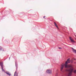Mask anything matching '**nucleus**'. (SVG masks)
Listing matches in <instances>:
<instances>
[{"label":"nucleus","instance_id":"nucleus-13","mask_svg":"<svg viewBox=\"0 0 76 76\" xmlns=\"http://www.w3.org/2000/svg\"><path fill=\"white\" fill-rule=\"evenodd\" d=\"M58 48L60 50H61L62 48H61L59 47Z\"/></svg>","mask_w":76,"mask_h":76},{"label":"nucleus","instance_id":"nucleus-12","mask_svg":"<svg viewBox=\"0 0 76 76\" xmlns=\"http://www.w3.org/2000/svg\"><path fill=\"white\" fill-rule=\"evenodd\" d=\"M0 50H1V47L0 46Z\"/></svg>","mask_w":76,"mask_h":76},{"label":"nucleus","instance_id":"nucleus-5","mask_svg":"<svg viewBox=\"0 0 76 76\" xmlns=\"http://www.w3.org/2000/svg\"><path fill=\"white\" fill-rule=\"evenodd\" d=\"M69 39L71 41V42H75V41H74V40H73V39H72V37H69Z\"/></svg>","mask_w":76,"mask_h":76},{"label":"nucleus","instance_id":"nucleus-4","mask_svg":"<svg viewBox=\"0 0 76 76\" xmlns=\"http://www.w3.org/2000/svg\"><path fill=\"white\" fill-rule=\"evenodd\" d=\"M47 73H49V74H51L52 73V72L51 70L48 69L47 70Z\"/></svg>","mask_w":76,"mask_h":76},{"label":"nucleus","instance_id":"nucleus-15","mask_svg":"<svg viewBox=\"0 0 76 76\" xmlns=\"http://www.w3.org/2000/svg\"><path fill=\"white\" fill-rule=\"evenodd\" d=\"M75 60H76V59H74Z\"/></svg>","mask_w":76,"mask_h":76},{"label":"nucleus","instance_id":"nucleus-14","mask_svg":"<svg viewBox=\"0 0 76 76\" xmlns=\"http://www.w3.org/2000/svg\"><path fill=\"white\" fill-rule=\"evenodd\" d=\"M45 16H44L43 17L44 19H45Z\"/></svg>","mask_w":76,"mask_h":76},{"label":"nucleus","instance_id":"nucleus-6","mask_svg":"<svg viewBox=\"0 0 76 76\" xmlns=\"http://www.w3.org/2000/svg\"><path fill=\"white\" fill-rule=\"evenodd\" d=\"M72 51L73 53L76 54V50L73 49V48H72Z\"/></svg>","mask_w":76,"mask_h":76},{"label":"nucleus","instance_id":"nucleus-11","mask_svg":"<svg viewBox=\"0 0 76 76\" xmlns=\"http://www.w3.org/2000/svg\"><path fill=\"white\" fill-rule=\"evenodd\" d=\"M15 66H16V70H17V69H18V67H17V66H16V64H15Z\"/></svg>","mask_w":76,"mask_h":76},{"label":"nucleus","instance_id":"nucleus-8","mask_svg":"<svg viewBox=\"0 0 76 76\" xmlns=\"http://www.w3.org/2000/svg\"><path fill=\"white\" fill-rule=\"evenodd\" d=\"M54 24L55 26H56V27L57 28H58V26L57 25V24L56 23V22H54Z\"/></svg>","mask_w":76,"mask_h":76},{"label":"nucleus","instance_id":"nucleus-9","mask_svg":"<svg viewBox=\"0 0 76 76\" xmlns=\"http://www.w3.org/2000/svg\"><path fill=\"white\" fill-rule=\"evenodd\" d=\"M6 74H7V75H9V76L11 75V74L9 73V72H6Z\"/></svg>","mask_w":76,"mask_h":76},{"label":"nucleus","instance_id":"nucleus-1","mask_svg":"<svg viewBox=\"0 0 76 76\" xmlns=\"http://www.w3.org/2000/svg\"><path fill=\"white\" fill-rule=\"evenodd\" d=\"M70 61L67 62L66 61V62L65 64H62L61 66V71L62 72L64 68V66L65 68H68L69 69H67L66 70V72H69V75H70L71 74H72V72H73V66L71 64L67 65L68 63H70Z\"/></svg>","mask_w":76,"mask_h":76},{"label":"nucleus","instance_id":"nucleus-2","mask_svg":"<svg viewBox=\"0 0 76 76\" xmlns=\"http://www.w3.org/2000/svg\"><path fill=\"white\" fill-rule=\"evenodd\" d=\"M73 70L72 71V72L71 74H70V75H69V73H70V72H69V71H67V72H69L68 74V76H72V73L73 72V73H75V74H76V70H74V68H73Z\"/></svg>","mask_w":76,"mask_h":76},{"label":"nucleus","instance_id":"nucleus-10","mask_svg":"<svg viewBox=\"0 0 76 76\" xmlns=\"http://www.w3.org/2000/svg\"><path fill=\"white\" fill-rule=\"evenodd\" d=\"M66 61H67L68 62H69V61H70V58H68V59Z\"/></svg>","mask_w":76,"mask_h":76},{"label":"nucleus","instance_id":"nucleus-3","mask_svg":"<svg viewBox=\"0 0 76 76\" xmlns=\"http://www.w3.org/2000/svg\"><path fill=\"white\" fill-rule=\"evenodd\" d=\"M0 65L1 67L2 72H5L4 70L3 69V63L2 62H0Z\"/></svg>","mask_w":76,"mask_h":76},{"label":"nucleus","instance_id":"nucleus-7","mask_svg":"<svg viewBox=\"0 0 76 76\" xmlns=\"http://www.w3.org/2000/svg\"><path fill=\"white\" fill-rule=\"evenodd\" d=\"M14 76H18V74L16 72V71L14 73Z\"/></svg>","mask_w":76,"mask_h":76}]
</instances>
